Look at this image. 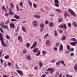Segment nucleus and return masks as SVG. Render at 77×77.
<instances>
[{"instance_id": "obj_13", "label": "nucleus", "mask_w": 77, "mask_h": 77, "mask_svg": "<svg viewBox=\"0 0 77 77\" xmlns=\"http://www.w3.org/2000/svg\"><path fill=\"white\" fill-rule=\"evenodd\" d=\"M14 18H16V19H17V20H19L20 18V17L19 16H18L17 15H15L14 16Z\"/></svg>"}, {"instance_id": "obj_62", "label": "nucleus", "mask_w": 77, "mask_h": 77, "mask_svg": "<svg viewBox=\"0 0 77 77\" xmlns=\"http://www.w3.org/2000/svg\"><path fill=\"white\" fill-rule=\"evenodd\" d=\"M65 53L67 54H69V51H65Z\"/></svg>"}, {"instance_id": "obj_57", "label": "nucleus", "mask_w": 77, "mask_h": 77, "mask_svg": "<svg viewBox=\"0 0 77 77\" xmlns=\"http://www.w3.org/2000/svg\"><path fill=\"white\" fill-rule=\"evenodd\" d=\"M18 7H19V6L18 5H16V8L17 9V11H18L19 9V8H18Z\"/></svg>"}, {"instance_id": "obj_30", "label": "nucleus", "mask_w": 77, "mask_h": 77, "mask_svg": "<svg viewBox=\"0 0 77 77\" xmlns=\"http://www.w3.org/2000/svg\"><path fill=\"white\" fill-rule=\"evenodd\" d=\"M26 58L27 59H28V60H31V57H30V55H29L28 56H27Z\"/></svg>"}, {"instance_id": "obj_44", "label": "nucleus", "mask_w": 77, "mask_h": 77, "mask_svg": "<svg viewBox=\"0 0 77 77\" xmlns=\"http://www.w3.org/2000/svg\"><path fill=\"white\" fill-rule=\"evenodd\" d=\"M74 69L75 70H77V64L74 66Z\"/></svg>"}, {"instance_id": "obj_61", "label": "nucleus", "mask_w": 77, "mask_h": 77, "mask_svg": "<svg viewBox=\"0 0 77 77\" xmlns=\"http://www.w3.org/2000/svg\"><path fill=\"white\" fill-rule=\"evenodd\" d=\"M56 4L55 5V6H56L57 7H59V5L57 4Z\"/></svg>"}, {"instance_id": "obj_56", "label": "nucleus", "mask_w": 77, "mask_h": 77, "mask_svg": "<svg viewBox=\"0 0 77 77\" xmlns=\"http://www.w3.org/2000/svg\"><path fill=\"white\" fill-rule=\"evenodd\" d=\"M0 30L2 33H3V30L2 28H0Z\"/></svg>"}, {"instance_id": "obj_47", "label": "nucleus", "mask_w": 77, "mask_h": 77, "mask_svg": "<svg viewBox=\"0 0 77 77\" xmlns=\"http://www.w3.org/2000/svg\"><path fill=\"white\" fill-rule=\"evenodd\" d=\"M67 24L69 26V28H70V27H71V24L70 23H68Z\"/></svg>"}, {"instance_id": "obj_46", "label": "nucleus", "mask_w": 77, "mask_h": 77, "mask_svg": "<svg viewBox=\"0 0 77 77\" xmlns=\"http://www.w3.org/2000/svg\"><path fill=\"white\" fill-rule=\"evenodd\" d=\"M33 6L34 8H37V5H36L35 4H33Z\"/></svg>"}, {"instance_id": "obj_28", "label": "nucleus", "mask_w": 77, "mask_h": 77, "mask_svg": "<svg viewBox=\"0 0 77 77\" xmlns=\"http://www.w3.org/2000/svg\"><path fill=\"white\" fill-rule=\"evenodd\" d=\"M60 43L59 42H57L56 43V47H59Z\"/></svg>"}, {"instance_id": "obj_5", "label": "nucleus", "mask_w": 77, "mask_h": 77, "mask_svg": "<svg viewBox=\"0 0 77 77\" xmlns=\"http://www.w3.org/2000/svg\"><path fill=\"white\" fill-rule=\"evenodd\" d=\"M37 44L38 42H37L36 41H35V42L33 43V45L32 46V47L30 48V49H32L33 48H34L35 47H36V45H37Z\"/></svg>"}, {"instance_id": "obj_17", "label": "nucleus", "mask_w": 77, "mask_h": 77, "mask_svg": "<svg viewBox=\"0 0 77 77\" xmlns=\"http://www.w3.org/2000/svg\"><path fill=\"white\" fill-rule=\"evenodd\" d=\"M2 9L3 10V11H5V12H7V10L6 9V8L5 7V6H3L2 7Z\"/></svg>"}, {"instance_id": "obj_39", "label": "nucleus", "mask_w": 77, "mask_h": 77, "mask_svg": "<svg viewBox=\"0 0 77 77\" xmlns=\"http://www.w3.org/2000/svg\"><path fill=\"white\" fill-rule=\"evenodd\" d=\"M60 61H59L58 62L56 63V65L57 66H59V64H60Z\"/></svg>"}, {"instance_id": "obj_31", "label": "nucleus", "mask_w": 77, "mask_h": 77, "mask_svg": "<svg viewBox=\"0 0 77 77\" xmlns=\"http://www.w3.org/2000/svg\"><path fill=\"white\" fill-rule=\"evenodd\" d=\"M48 36V34H46L45 35L44 37V39H46V38H47V36Z\"/></svg>"}, {"instance_id": "obj_64", "label": "nucleus", "mask_w": 77, "mask_h": 77, "mask_svg": "<svg viewBox=\"0 0 77 77\" xmlns=\"http://www.w3.org/2000/svg\"><path fill=\"white\" fill-rule=\"evenodd\" d=\"M46 76V75L44 74L41 77H45Z\"/></svg>"}, {"instance_id": "obj_29", "label": "nucleus", "mask_w": 77, "mask_h": 77, "mask_svg": "<svg viewBox=\"0 0 77 77\" xmlns=\"http://www.w3.org/2000/svg\"><path fill=\"white\" fill-rule=\"evenodd\" d=\"M9 12L10 14L11 15H14V13L12 12V11H11V10H10L9 11Z\"/></svg>"}, {"instance_id": "obj_38", "label": "nucleus", "mask_w": 77, "mask_h": 77, "mask_svg": "<svg viewBox=\"0 0 77 77\" xmlns=\"http://www.w3.org/2000/svg\"><path fill=\"white\" fill-rule=\"evenodd\" d=\"M19 5L22 6V8H23V2H21L19 4Z\"/></svg>"}, {"instance_id": "obj_1", "label": "nucleus", "mask_w": 77, "mask_h": 77, "mask_svg": "<svg viewBox=\"0 0 77 77\" xmlns=\"http://www.w3.org/2000/svg\"><path fill=\"white\" fill-rule=\"evenodd\" d=\"M0 40L1 42L2 45L5 47H6L7 46L6 44L4 42L3 37V35H2V33H0Z\"/></svg>"}, {"instance_id": "obj_36", "label": "nucleus", "mask_w": 77, "mask_h": 77, "mask_svg": "<svg viewBox=\"0 0 77 77\" xmlns=\"http://www.w3.org/2000/svg\"><path fill=\"white\" fill-rule=\"evenodd\" d=\"M62 18H60L58 19V22L59 23H60L62 21Z\"/></svg>"}, {"instance_id": "obj_12", "label": "nucleus", "mask_w": 77, "mask_h": 77, "mask_svg": "<svg viewBox=\"0 0 77 77\" xmlns=\"http://www.w3.org/2000/svg\"><path fill=\"white\" fill-rule=\"evenodd\" d=\"M17 72H18V73H19V74H20V75H23V72H22V71L21 70H17Z\"/></svg>"}, {"instance_id": "obj_53", "label": "nucleus", "mask_w": 77, "mask_h": 77, "mask_svg": "<svg viewBox=\"0 0 77 77\" xmlns=\"http://www.w3.org/2000/svg\"><path fill=\"white\" fill-rule=\"evenodd\" d=\"M36 20H34L32 21V23L33 24H36Z\"/></svg>"}, {"instance_id": "obj_23", "label": "nucleus", "mask_w": 77, "mask_h": 77, "mask_svg": "<svg viewBox=\"0 0 77 77\" xmlns=\"http://www.w3.org/2000/svg\"><path fill=\"white\" fill-rule=\"evenodd\" d=\"M60 62L61 63H62V64H63V65L64 66H66V65H65V64L64 63H65V62H64V61H60Z\"/></svg>"}, {"instance_id": "obj_49", "label": "nucleus", "mask_w": 77, "mask_h": 77, "mask_svg": "<svg viewBox=\"0 0 77 77\" xmlns=\"http://www.w3.org/2000/svg\"><path fill=\"white\" fill-rule=\"evenodd\" d=\"M6 38L8 39H10V37L8 35H6Z\"/></svg>"}, {"instance_id": "obj_48", "label": "nucleus", "mask_w": 77, "mask_h": 77, "mask_svg": "<svg viewBox=\"0 0 77 77\" xmlns=\"http://www.w3.org/2000/svg\"><path fill=\"white\" fill-rule=\"evenodd\" d=\"M46 53H47V52L45 51H42V54H43V55L45 54Z\"/></svg>"}, {"instance_id": "obj_42", "label": "nucleus", "mask_w": 77, "mask_h": 77, "mask_svg": "<svg viewBox=\"0 0 77 77\" xmlns=\"http://www.w3.org/2000/svg\"><path fill=\"white\" fill-rule=\"evenodd\" d=\"M54 35L55 36H57V32L56 31H54Z\"/></svg>"}, {"instance_id": "obj_45", "label": "nucleus", "mask_w": 77, "mask_h": 77, "mask_svg": "<svg viewBox=\"0 0 77 77\" xmlns=\"http://www.w3.org/2000/svg\"><path fill=\"white\" fill-rule=\"evenodd\" d=\"M40 53H41V52L39 51H38V53L36 54V56H39V54H40Z\"/></svg>"}, {"instance_id": "obj_2", "label": "nucleus", "mask_w": 77, "mask_h": 77, "mask_svg": "<svg viewBox=\"0 0 77 77\" xmlns=\"http://www.w3.org/2000/svg\"><path fill=\"white\" fill-rule=\"evenodd\" d=\"M59 27V28H65V29H66L67 28L66 26V24L64 23L61 24L60 25Z\"/></svg>"}, {"instance_id": "obj_22", "label": "nucleus", "mask_w": 77, "mask_h": 77, "mask_svg": "<svg viewBox=\"0 0 77 77\" xmlns=\"http://www.w3.org/2000/svg\"><path fill=\"white\" fill-rule=\"evenodd\" d=\"M22 29L23 32H26V29H25V27H24L22 26Z\"/></svg>"}, {"instance_id": "obj_24", "label": "nucleus", "mask_w": 77, "mask_h": 77, "mask_svg": "<svg viewBox=\"0 0 77 77\" xmlns=\"http://www.w3.org/2000/svg\"><path fill=\"white\" fill-rule=\"evenodd\" d=\"M30 45V44L29 43H27L26 45V46L27 48H29Z\"/></svg>"}, {"instance_id": "obj_63", "label": "nucleus", "mask_w": 77, "mask_h": 77, "mask_svg": "<svg viewBox=\"0 0 77 77\" xmlns=\"http://www.w3.org/2000/svg\"><path fill=\"white\" fill-rule=\"evenodd\" d=\"M70 54H71V56H74V53H71Z\"/></svg>"}, {"instance_id": "obj_35", "label": "nucleus", "mask_w": 77, "mask_h": 77, "mask_svg": "<svg viewBox=\"0 0 77 77\" xmlns=\"http://www.w3.org/2000/svg\"><path fill=\"white\" fill-rule=\"evenodd\" d=\"M56 10L57 12H62V11L60 9H56Z\"/></svg>"}, {"instance_id": "obj_51", "label": "nucleus", "mask_w": 77, "mask_h": 77, "mask_svg": "<svg viewBox=\"0 0 77 77\" xmlns=\"http://www.w3.org/2000/svg\"><path fill=\"white\" fill-rule=\"evenodd\" d=\"M10 4L11 5V8H14V5H13L12 3H10Z\"/></svg>"}, {"instance_id": "obj_60", "label": "nucleus", "mask_w": 77, "mask_h": 77, "mask_svg": "<svg viewBox=\"0 0 77 77\" xmlns=\"http://www.w3.org/2000/svg\"><path fill=\"white\" fill-rule=\"evenodd\" d=\"M26 53V50H23V54H25Z\"/></svg>"}, {"instance_id": "obj_8", "label": "nucleus", "mask_w": 77, "mask_h": 77, "mask_svg": "<svg viewBox=\"0 0 77 77\" xmlns=\"http://www.w3.org/2000/svg\"><path fill=\"white\" fill-rule=\"evenodd\" d=\"M59 50L60 51H63V45L61 44L60 46Z\"/></svg>"}, {"instance_id": "obj_4", "label": "nucleus", "mask_w": 77, "mask_h": 77, "mask_svg": "<svg viewBox=\"0 0 77 77\" xmlns=\"http://www.w3.org/2000/svg\"><path fill=\"white\" fill-rule=\"evenodd\" d=\"M40 27H41L40 32H42L44 30V25L43 23H41L40 25Z\"/></svg>"}, {"instance_id": "obj_10", "label": "nucleus", "mask_w": 77, "mask_h": 77, "mask_svg": "<svg viewBox=\"0 0 77 77\" xmlns=\"http://www.w3.org/2000/svg\"><path fill=\"white\" fill-rule=\"evenodd\" d=\"M77 42H71L70 43V44L72 46H74V45H75L76 44H77Z\"/></svg>"}, {"instance_id": "obj_59", "label": "nucleus", "mask_w": 77, "mask_h": 77, "mask_svg": "<svg viewBox=\"0 0 77 77\" xmlns=\"http://www.w3.org/2000/svg\"><path fill=\"white\" fill-rule=\"evenodd\" d=\"M55 62V60H53L52 61H51L50 62L51 63H54Z\"/></svg>"}, {"instance_id": "obj_37", "label": "nucleus", "mask_w": 77, "mask_h": 77, "mask_svg": "<svg viewBox=\"0 0 77 77\" xmlns=\"http://www.w3.org/2000/svg\"><path fill=\"white\" fill-rule=\"evenodd\" d=\"M11 20V22H12L13 21H17V20L15 19H12Z\"/></svg>"}, {"instance_id": "obj_15", "label": "nucleus", "mask_w": 77, "mask_h": 77, "mask_svg": "<svg viewBox=\"0 0 77 77\" xmlns=\"http://www.w3.org/2000/svg\"><path fill=\"white\" fill-rule=\"evenodd\" d=\"M49 26L50 27H52L53 26V23L52 22H50L49 23Z\"/></svg>"}, {"instance_id": "obj_55", "label": "nucleus", "mask_w": 77, "mask_h": 77, "mask_svg": "<svg viewBox=\"0 0 77 77\" xmlns=\"http://www.w3.org/2000/svg\"><path fill=\"white\" fill-rule=\"evenodd\" d=\"M48 21L47 20H46L45 21V23L46 24H48Z\"/></svg>"}, {"instance_id": "obj_41", "label": "nucleus", "mask_w": 77, "mask_h": 77, "mask_svg": "<svg viewBox=\"0 0 77 77\" xmlns=\"http://www.w3.org/2000/svg\"><path fill=\"white\" fill-rule=\"evenodd\" d=\"M74 50V49L73 48H71L70 49V51L71 52L73 51Z\"/></svg>"}, {"instance_id": "obj_11", "label": "nucleus", "mask_w": 77, "mask_h": 77, "mask_svg": "<svg viewBox=\"0 0 77 77\" xmlns=\"http://www.w3.org/2000/svg\"><path fill=\"white\" fill-rule=\"evenodd\" d=\"M38 51V48H35L33 50V53H37Z\"/></svg>"}, {"instance_id": "obj_43", "label": "nucleus", "mask_w": 77, "mask_h": 77, "mask_svg": "<svg viewBox=\"0 0 77 77\" xmlns=\"http://www.w3.org/2000/svg\"><path fill=\"white\" fill-rule=\"evenodd\" d=\"M38 23H37L33 24V26H34V27H37V26H38Z\"/></svg>"}, {"instance_id": "obj_6", "label": "nucleus", "mask_w": 77, "mask_h": 77, "mask_svg": "<svg viewBox=\"0 0 77 77\" xmlns=\"http://www.w3.org/2000/svg\"><path fill=\"white\" fill-rule=\"evenodd\" d=\"M69 11L70 12H71V14L72 15H74V16H76V14H75V13L72 11L71 9L69 8Z\"/></svg>"}, {"instance_id": "obj_54", "label": "nucleus", "mask_w": 77, "mask_h": 77, "mask_svg": "<svg viewBox=\"0 0 77 77\" xmlns=\"http://www.w3.org/2000/svg\"><path fill=\"white\" fill-rule=\"evenodd\" d=\"M17 65V63H16V68L18 69H20V67H18V65Z\"/></svg>"}, {"instance_id": "obj_20", "label": "nucleus", "mask_w": 77, "mask_h": 77, "mask_svg": "<svg viewBox=\"0 0 77 77\" xmlns=\"http://www.w3.org/2000/svg\"><path fill=\"white\" fill-rule=\"evenodd\" d=\"M39 66H40V68H41V67H42V65H43V64L42 63V62H41V61H40V62H39Z\"/></svg>"}, {"instance_id": "obj_9", "label": "nucleus", "mask_w": 77, "mask_h": 77, "mask_svg": "<svg viewBox=\"0 0 77 77\" xmlns=\"http://www.w3.org/2000/svg\"><path fill=\"white\" fill-rule=\"evenodd\" d=\"M18 39L19 41L21 42H23V38H22V37L20 36H19L18 37Z\"/></svg>"}, {"instance_id": "obj_26", "label": "nucleus", "mask_w": 77, "mask_h": 77, "mask_svg": "<svg viewBox=\"0 0 77 77\" xmlns=\"http://www.w3.org/2000/svg\"><path fill=\"white\" fill-rule=\"evenodd\" d=\"M59 76V72H57L55 73V76L56 77H58Z\"/></svg>"}, {"instance_id": "obj_25", "label": "nucleus", "mask_w": 77, "mask_h": 77, "mask_svg": "<svg viewBox=\"0 0 77 77\" xmlns=\"http://www.w3.org/2000/svg\"><path fill=\"white\" fill-rule=\"evenodd\" d=\"M67 48L68 49V51H69V50H70V46H69V45H67Z\"/></svg>"}, {"instance_id": "obj_21", "label": "nucleus", "mask_w": 77, "mask_h": 77, "mask_svg": "<svg viewBox=\"0 0 77 77\" xmlns=\"http://www.w3.org/2000/svg\"><path fill=\"white\" fill-rule=\"evenodd\" d=\"M34 17H35L36 18H39L41 17V16H40L36 15V14L34 15Z\"/></svg>"}, {"instance_id": "obj_34", "label": "nucleus", "mask_w": 77, "mask_h": 77, "mask_svg": "<svg viewBox=\"0 0 77 77\" xmlns=\"http://www.w3.org/2000/svg\"><path fill=\"white\" fill-rule=\"evenodd\" d=\"M54 2L55 4H59V1L58 0H54Z\"/></svg>"}, {"instance_id": "obj_58", "label": "nucleus", "mask_w": 77, "mask_h": 77, "mask_svg": "<svg viewBox=\"0 0 77 77\" xmlns=\"http://www.w3.org/2000/svg\"><path fill=\"white\" fill-rule=\"evenodd\" d=\"M5 15L6 16V17H8V13H5Z\"/></svg>"}, {"instance_id": "obj_52", "label": "nucleus", "mask_w": 77, "mask_h": 77, "mask_svg": "<svg viewBox=\"0 0 77 77\" xmlns=\"http://www.w3.org/2000/svg\"><path fill=\"white\" fill-rule=\"evenodd\" d=\"M19 30V27H17L16 30H15L16 32H17V31Z\"/></svg>"}, {"instance_id": "obj_27", "label": "nucleus", "mask_w": 77, "mask_h": 77, "mask_svg": "<svg viewBox=\"0 0 77 77\" xmlns=\"http://www.w3.org/2000/svg\"><path fill=\"white\" fill-rule=\"evenodd\" d=\"M50 45V41L47 40L46 41V45Z\"/></svg>"}, {"instance_id": "obj_19", "label": "nucleus", "mask_w": 77, "mask_h": 77, "mask_svg": "<svg viewBox=\"0 0 77 77\" xmlns=\"http://www.w3.org/2000/svg\"><path fill=\"white\" fill-rule=\"evenodd\" d=\"M71 41H73L74 42H77V40L74 38H72L71 39Z\"/></svg>"}, {"instance_id": "obj_33", "label": "nucleus", "mask_w": 77, "mask_h": 77, "mask_svg": "<svg viewBox=\"0 0 77 77\" xmlns=\"http://www.w3.org/2000/svg\"><path fill=\"white\" fill-rule=\"evenodd\" d=\"M65 36L64 35L63 36L62 38H61V39L62 40V41H63L64 40H65V39H66L65 38Z\"/></svg>"}, {"instance_id": "obj_40", "label": "nucleus", "mask_w": 77, "mask_h": 77, "mask_svg": "<svg viewBox=\"0 0 77 77\" xmlns=\"http://www.w3.org/2000/svg\"><path fill=\"white\" fill-rule=\"evenodd\" d=\"M66 77H72V75H68V74H67L66 75Z\"/></svg>"}, {"instance_id": "obj_3", "label": "nucleus", "mask_w": 77, "mask_h": 77, "mask_svg": "<svg viewBox=\"0 0 77 77\" xmlns=\"http://www.w3.org/2000/svg\"><path fill=\"white\" fill-rule=\"evenodd\" d=\"M51 70H52L51 71ZM55 70V69H53L52 68H49L46 69V71H50V73L51 74H52V73H53V72Z\"/></svg>"}, {"instance_id": "obj_32", "label": "nucleus", "mask_w": 77, "mask_h": 77, "mask_svg": "<svg viewBox=\"0 0 77 77\" xmlns=\"http://www.w3.org/2000/svg\"><path fill=\"white\" fill-rule=\"evenodd\" d=\"M5 59H8L9 58V55H8L5 57Z\"/></svg>"}, {"instance_id": "obj_16", "label": "nucleus", "mask_w": 77, "mask_h": 77, "mask_svg": "<svg viewBox=\"0 0 77 77\" xmlns=\"http://www.w3.org/2000/svg\"><path fill=\"white\" fill-rule=\"evenodd\" d=\"M72 24L75 27H76L77 26V23L75 22H73L72 23Z\"/></svg>"}, {"instance_id": "obj_14", "label": "nucleus", "mask_w": 77, "mask_h": 77, "mask_svg": "<svg viewBox=\"0 0 77 77\" xmlns=\"http://www.w3.org/2000/svg\"><path fill=\"white\" fill-rule=\"evenodd\" d=\"M10 27H12V28H15V25L13 23L10 24Z\"/></svg>"}, {"instance_id": "obj_18", "label": "nucleus", "mask_w": 77, "mask_h": 77, "mask_svg": "<svg viewBox=\"0 0 77 77\" xmlns=\"http://www.w3.org/2000/svg\"><path fill=\"white\" fill-rule=\"evenodd\" d=\"M67 12L66 11V13L65 14H64V15L65 17V18H66V17L68 16V17H69V15L68 14H67Z\"/></svg>"}, {"instance_id": "obj_50", "label": "nucleus", "mask_w": 77, "mask_h": 77, "mask_svg": "<svg viewBox=\"0 0 77 77\" xmlns=\"http://www.w3.org/2000/svg\"><path fill=\"white\" fill-rule=\"evenodd\" d=\"M1 26L2 27H3L4 26V22H3V21H2Z\"/></svg>"}, {"instance_id": "obj_7", "label": "nucleus", "mask_w": 77, "mask_h": 77, "mask_svg": "<svg viewBox=\"0 0 77 77\" xmlns=\"http://www.w3.org/2000/svg\"><path fill=\"white\" fill-rule=\"evenodd\" d=\"M3 29H7V30H9V28H8V25H4L2 27Z\"/></svg>"}]
</instances>
